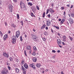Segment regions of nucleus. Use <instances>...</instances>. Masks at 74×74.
I'll use <instances>...</instances> for the list:
<instances>
[{
	"mask_svg": "<svg viewBox=\"0 0 74 74\" xmlns=\"http://www.w3.org/2000/svg\"><path fill=\"white\" fill-rule=\"evenodd\" d=\"M65 14H66V12H64V15H65Z\"/></svg>",
	"mask_w": 74,
	"mask_h": 74,
	"instance_id": "0e129e2a",
	"label": "nucleus"
},
{
	"mask_svg": "<svg viewBox=\"0 0 74 74\" xmlns=\"http://www.w3.org/2000/svg\"><path fill=\"white\" fill-rule=\"evenodd\" d=\"M64 22H65V19H62V21H61V24L62 25V24H63L64 23Z\"/></svg>",
	"mask_w": 74,
	"mask_h": 74,
	"instance_id": "f3484780",
	"label": "nucleus"
},
{
	"mask_svg": "<svg viewBox=\"0 0 74 74\" xmlns=\"http://www.w3.org/2000/svg\"><path fill=\"white\" fill-rule=\"evenodd\" d=\"M20 41H23V39H22V36H20Z\"/></svg>",
	"mask_w": 74,
	"mask_h": 74,
	"instance_id": "473e14b6",
	"label": "nucleus"
},
{
	"mask_svg": "<svg viewBox=\"0 0 74 74\" xmlns=\"http://www.w3.org/2000/svg\"><path fill=\"white\" fill-rule=\"evenodd\" d=\"M46 30H48V27H46L45 28Z\"/></svg>",
	"mask_w": 74,
	"mask_h": 74,
	"instance_id": "4d7b16f0",
	"label": "nucleus"
},
{
	"mask_svg": "<svg viewBox=\"0 0 74 74\" xmlns=\"http://www.w3.org/2000/svg\"><path fill=\"white\" fill-rule=\"evenodd\" d=\"M71 16L72 17H74V13H72L71 14Z\"/></svg>",
	"mask_w": 74,
	"mask_h": 74,
	"instance_id": "72a5a7b5",
	"label": "nucleus"
},
{
	"mask_svg": "<svg viewBox=\"0 0 74 74\" xmlns=\"http://www.w3.org/2000/svg\"><path fill=\"white\" fill-rule=\"evenodd\" d=\"M21 69L23 71H25V68L23 66H22Z\"/></svg>",
	"mask_w": 74,
	"mask_h": 74,
	"instance_id": "c85d7f7f",
	"label": "nucleus"
},
{
	"mask_svg": "<svg viewBox=\"0 0 74 74\" xmlns=\"http://www.w3.org/2000/svg\"><path fill=\"white\" fill-rule=\"evenodd\" d=\"M13 1L15 2V3H16L17 2V1L16 0H13Z\"/></svg>",
	"mask_w": 74,
	"mask_h": 74,
	"instance_id": "603ef678",
	"label": "nucleus"
},
{
	"mask_svg": "<svg viewBox=\"0 0 74 74\" xmlns=\"http://www.w3.org/2000/svg\"><path fill=\"white\" fill-rule=\"evenodd\" d=\"M31 36L32 37V39L35 41H37V37L36 35L32 34Z\"/></svg>",
	"mask_w": 74,
	"mask_h": 74,
	"instance_id": "f03ea898",
	"label": "nucleus"
},
{
	"mask_svg": "<svg viewBox=\"0 0 74 74\" xmlns=\"http://www.w3.org/2000/svg\"><path fill=\"white\" fill-rule=\"evenodd\" d=\"M57 42H58V45L60 44L61 42H62V41L60 40V39H58L57 40Z\"/></svg>",
	"mask_w": 74,
	"mask_h": 74,
	"instance_id": "ddd939ff",
	"label": "nucleus"
},
{
	"mask_svg": "<svg viewBox=\"0 0 74 74\" xmlns=\"http://www.w3.org/2000/svg\"><path fill=\"white\" fill-rule=\"evenodd\" d=\"M47 23L46 25L47 26H49L51 25V21L49 20L47 21Z\"/></svg>",
	"mask_w": 74,
	"mask_h": 74,
	"instance_id": "0eeeda50",
	"label": "nucleus"
},
{
	"mask_svg": "<svg viewBox=\"0 0 74 74\" xmlns=\"http://www.w3.org/2000/svg\"><path fill=\"white\" fill-rule=\"evenodd\" d=\"M62 10H64V7H62L61 8Z\"/></svg>",
	"mask_w": 74,
	"mask_h": 74,
	"instance_id": "5fc2aeb1",
	"label": "nucleus"
},
{
	"mask_svg": "<svg viewBox=\"0 0 74 74\" xmlns=\"http://www.w3.org/2000/svg\"><path fill=\"white\" fill-rule=\"evenodd\" d=\"M7 73H8V71L7 70H3L2 71V73L3 74H7Z\"/></svg>",
	"mask_w": 74,
	"mask_h": 74,
	"instance_id": "9d476101",
	"label": "nucleus"
},
{
	"mask_svg": "<svg viewBox=\"0 0 74 74\" xmlns=\"http://www.w3.org/2000/svg\"><path fill=\"white\" fill-rule=\"evenodd\" d=\"M73 7V5H71V7H70V9L72 8Z\"/></svg>",
	"mask_w": 74,
	"mask_h": 74,
	"instance_id": "864d4df0",
	"label": "nucleus"
},
{
	"mask_svg": "<svg viewBox=\"0 0 74 74\" xmlns=\"http://www.w3.org/2000/svg\"><path fill=\"white\" fill-rule=\"evenodd\" d=\"M52 52H53V53H55V52H56V51H55V50H53L52 51Z\"/></svg>",
	"mask_w": 74,
	"mask_h": 74,
	"instance_id": "de8ad7c7",
	"label": "nucleus"
},
{
	"mask_svg": "<svg viewBox=\"0 0 74 74\" xmlns=\"http://www.w3.org/2000/svg\"><path fill=\"white\" fill-rule=\"evenodd\" d=\"M61 18H60V19H59L58 21H61Z\"/></svg>",
	"mask_w": 74,
	"mask_h": 74,
	"instance_id": "052dcab7",
	"label": "nucleus"
},
{
	"mask_svg": "<svg viewBox=\"0 0 74 74\" xmlns=\"http://www.w3.org/2000/svg\"><path fill=\"white\" fill-rule=\"evenodd\" d=\"M8 36L7 34H5L3 36V40L4 41H6L7 38H8Z\"/></svg>",
	"mask_w": 74,
	"mask_h": 74,
	"instance_id": "6e6552de",
	"label": "nucleus"
},
{
	"mask_svg": "<svg viewBox=\"0 0 74 74\" xmlns=\"http://www.w3.org/2000/svg\"><path fill=\"white\" fill-rule=\"evenodd\" d=\"M9 59L10 61H12L13 60V59H12V58L11 57H10V58H9Z\"/></svg>",
	"mask_w": 74,
	"mask_h": 74,
	"instance_id": "2f4dec72",
	"label": "nucleus"
},
{
	"mask_svg": "<svg viewBox=\"0 0 74 74\" xmlns=\"http://www.w3.org/2000/svg\"><path fill=\"white\" fill-rule=\"evenodd\" d=\"M47 16L48 18H51V14H48Z\"/></svg>",
	"mask_w": 74,
	"mask_h": 74,
	"instance_id": "cd10ccee",
	"label": "nucleus"
},
{
	"mask_svg": "<svg viewBox=\"0 0 74 74\" xmlns=\"http://www.w3.org/2000/svg\"><path fill=\"white\" fill-rule=\"evenodd\" d=\"M15 60L17 62H19V60L17 58L15 59Z\"/></svg>",
	"mask_w": 74,
	"mask_h": 74,
	"instance_id": "a19ab883",
	"label": "nucleus"
},
{
	"mask_svg": "<svg viewBox=\"0 0 74 74\" xmlns=\"http://www.w3.org/2000/svg\"><path fill=\"white\" fill-rule=\"evenodd\" d=\"M44 34L45 36H47L48 35V33H47V32L45 31L44 32Z\"/></svg>",
	"mask_w": 74,
	"mask_h": 74,
	"instance_id": "393cba45",
	"label": "nucleus"
},
{
	"mask_svg": "<svg viewBox=\"0 0 74 74\" xmlns=\"http://www.w3.org/2000/svg\"><path fill=\"white\" fill-rule=\"evenodd\" d=\"M3 55L5 57H6V58H9L10 56L7 53L5 52H4L3 53Z\"/></svg>",
	"mask_w": 74,
	"mask_h": 74,
	"instance_id": "20e7f679",
	"label": "nucleus"
},
{
	"mask_svg": "<svg viewBox=\"0 0 74 74\" xmlns=\"http://www.w3.org/2000/svg\"><path fill=\"white\" fill-rule=\"evenodd\" d=\"M54 27H56V29H59V27H58V26H56L55 25H54Z\"/></svg>",
	"mask_w": 74,
	"mask_h": 74,
	"instance_id": "7c9ffc66",
	"label": "nucleus"
},
{
	"mask_svg": "<svg viewBox=\"0 0 74 74\" xmlns=\"http://www.w3.org/2000/svg\"><path fill=\"white\" fill-rule=\"evenodd\" d=\"M62 45H66V44H65V43L63 42H62Z\"/></svg>",
	"mask_w": 74,
	"mask_h": 74,
	"instance_id": "6e6d98bb",
	"label": "nucleus"
},
{
	"mask_svg": "<svg viewBox=\"0 0 74 74\" xmlns=\"http://www.w3.org/2000/svg\"><path fill=\"white\" fill-rule=\"evenodd\" d=\"M28 5H30V6H32V5H33V4H32V3L28 2Z\"/></svg>",
	"mask_w": 74,
	"mask_h": 74,
	"instance_id": "b1692460",
	"label": "nucleus"
},
{
	"mask_svg": "<svg viewBox=\"0 0 74 74\" xmlns=\"http://www.w3.org/2000/svg\"><path fill=\"white\" fill-rule=\"evenodd\" d=\"M24 66L26 69H27L29 68V66H28V65H27V64H25L24 65Z\"/></svg>",
	"mask_w": 74,
	"mask_h": 74,
	"instance_id": "2eb2a0df",
	"label": "nucleus"
},
{
	"mask_svg": "<svg viewBox=\"0 0 74 74\" xmlns=\"http://www.w3.org/2000/svg\"><path fill=\"white\" fill-rule=\"evenodd\" d=\"M21 23L22 26H23V21H21L20 22Z\"/></svg>",
	"mask_w": 74,
	"mask_h": 74,
	"instance_id": "e433bc0d",
	"label": "nucleus"
},
{
	"mask_svg": "<svg viewBox=\"0 0 74 74\" xmlns=\"http://www.w3.org/2000/svg\"><path fill=\"white\" fill-rule=\"evenodd\" d=\"M29 66L33 68V70H36V67H35V66H34V64H30L29 65Z\"/></svg>",
	"mask_w": 74,
	"mask_h": 74,
	"instance_id": "423d86ee",
	"label": "nucleus"
},
{
	"mask_svg": "<svg viewBox=\"0 0 74 74\" xmlns=\"http://www.w3.org/2000/svg\"><path fill=\"white\" fill-rule=\"evenodd\" d=\"M9 8L10 11L11 12H12V5H9Z\"/></svg>",
	"mask_w": 74,
	"mask_h": 74,
	"instance_id": "39448f33",
	"label": "nucleus"
},
{
	"mask_svg": "<svg viewBox=\"0 0 74 74\" xmlns=\"http://www.w3.org/2000/svg\"><path fill=\"white\" fill-rule=\"evenodd\" d=\"M69 22L70 24H72L74 22L73 20V19L71 18H70L69 19Z\"/></svg>",
	"mask_w": 74,
	"mask_h": 74,
	"instance_id": "9b49d317",
	"label": "nucleus"
},
{
	"mask_svg": "<svg viewBox=\"0 0 74 74\" xmlns=\"http://www.w3.org/2000/svg\"><path fill=\"white\" fill-rule=\"evenodd\" d=\"M69 39H70L71 41H73V38L71 37H70Z\"/></svg>",
	"mask_w": 74,
	"mask_h": 74,
	"instance_id": "c03bdc74",
	"label": "nucleus"
},
{
	"mask_svg": "<svg viewBox=\"0 0 74 74\" xmlns=\"http://www.w3.org/2000/svg\"><path fill=\"white\" fill-rule=\"evenodd\" d=\"M17 18L18 19H19V15L18 14H17Z\"/></svg>",
	"mask_w": 74,
	"mask_h": 74,
	"instance_id": "58836bf2",
	"label": "nucleus"
},
{
	"mask_svg": "<svg viewBox=\"0 0 74 74\" xmlns=\"http://www.w3.org/2000/svg\"><path fill=\"white\" fill-rule=\"evenodd\" d=\"M45 26H46V25H43L41 27V29H43L45 28Z\"/></svg>",
	"mask_w": 74,
	"mask_h": 74,
	"instance_id": "4be33fe9",
	"label": "nucleus"
},
{
	"mask_svg": "<svg viewBox=\"0 0 74 74\" xmlns=\"http://www.w3.org/2000/svg\"><path fill=\"white\" fill-rule=\"evenodd\" d=\"M36 66L37 67H38V68H40L41 66V64H40V63H37L36 65Z\"/></svg>",
	"mask_w": 74,
	"mask_h": 74,
	"instance_id": "aec40b11",
	"label": "nucleus"
},
{
	"mask_svg": "<svg viewBox=\"0 0 74 74\" xmlns=\"http://www.w3.org/2000/svg\"><path fill=\"white\" fill-rule=\"evenodd\" d=\"M45 16V12H44L43 14L42 18H44Z\"/></svg>",
	"mask_w": 74,
	"mask_h": 74,
	"instance_id": "bb28decb",
	"label": "nucleus"
},
{
	"mask_svg": "<svg viewBox=\"0 0 74 74\" xmlns=\"http://www.w3.org/2000/svg\"><path fill=\"white\" fill-rule=\"evenodd\" d=\"M32 60L34 62H37V58L36 57L33 58Z\"/></svg>",
	"mask_w": 74,
	"mask_h": 74,
	"instance_id": "dca6fc26",
	"label": "nucleus"
},
{
	"mask_svg": "<svg viewBox=\"0 0 74 74\" xmlns=\"http://www.w3.org/2000/svg\"><path fill=\"white\" fill-rule=\"evenodd\" d=\"M36 55V53H32V55H33L34 56H35Z\"/></svg>",
	"mask_w": 74,
	"mask_h": 74,
	"instance_id": "ea45409f",
	"label": "nucleus"
},
{
	"mask_svg": "<svg viewBox=\"0 0 74 74\" xmlns=\"http://www.w3.org/2000/svg\"><path fill=\"white\" fill-rule=\"evenodd\" d=\"M31 16H32V17H33V16H34V17H35V15H34V14L32 12L31 13Z\"/></svg>",
	"mask_w": 74,
	"mask_h": 74,
	"instance_id": "412c9836",
	"label": "nucleus"
},
{
	"mask_svg": "<svg viewBox=\"0 0 74 74\" xmlns=\"http://www.w3.org/2000/svg\"><path fill=\"white\" fill-rule=\"evenodd\" d=\"M7 65H8V66H10V63H7Z\"/></svg>",
	"mask_w": 74,
	"mask_h": 74,
	"instance_id": "e2e57ef3",
	"label": "nucleus"
},
{
	"mask_svg": "<svg viewBox=\"0 0 74 74\" xmlns=\"http://www.w3.org/2000/svg\"><path fill=\"white\" fill-rule=\"evenodd\" d=\"M12 26L14 27V28H15L16 27V25L14 24H12Z\"/></svg>",
	"mask_w": 74,
	"mask_h": 74,
	"instance_id": "f704fd0d",
	"label": "nucleus"
},
{
	"mask_svg": "<svg viewBox=\"0 0 74 74\" xmlns=\"http://www.w3.org/2000/svg\"><path fill=\"white\" fill-rule=\"evenodd\" d=\"M51 32L52 33H54V32H53V30L52 29H51Z\"/></svg>",
	"mask_w": 74,
	"mask_h": 74,
	"instance_id": "3c124183",
	"label": "nucleus"
},
{
	"mask_svg": "<svg viewBox=\"0 0 74 74\" xmlns=\"http://www.w3.org/2000/svg\"><path fill=\"white\" fill-rule=\"evenodd\" d=\"M26 48L28 50H30L31 49V46H28Z\"/></svg>",
	"mask_w": 74,
	"mask_h": 74,
	"instance_id": "6ab92c4d",
	"label": "nucleus"
},
{
	"mask_svg": "<svg viewBox=\"0 0 74 74\" xmlns=\"http://www.w3.org/2000/svg\"><path fill=\"white\" fill-rule=\"evenodd\" d=\"M49 11L50 12H51L52 13H53V12H55V11H53V10L52 8H50L49 9H49H48L47 11L46 14H47L49 13Z\"/></svg>",
	"mask_w": 74,
	"mask_h": 74,
	"instance_id": "7ed1b4c3",
	"label": "nucleus"
},
{
	"mask_svg": "<svg viewBox=\"0 0 74 74\" xmlns=\"http://www.w3.org/2000/svg\"><path fill=\"white\" fill-rule=\"evenodd\" d=\"M22 4H24V3H22V1H21L20 2V5L21 6V5H22Z\"/></svg>",
	"mask_w": 74,
	"mask_h": 74,
	"instance_id": "37998d69",
	"label": "nucleus"
},
{
	"mask_svg": "<svg viewBox=\"0 0 74 74\" xmlns=\"http://www.w3.org/2000/svg\"><path fill=\"white\" fill-rule=\"evenodd\" d=\"M26 71H24L23 72V74H26Z\"/></svg>",
	"mask_w": 74,
	"mask_h": 74,
	"instance_id": "09e8293b",
	"label": "nucleus"
},
{
	"mask_svg": "<svg viewBox=\"0 0 74 74\" xmlns=\"http://www.w3.org/2000/svg\"><path fill=\"white\" fill-rule=\"evenodd\" d=\"M33 49L34 51H37V48H36V47H34Z\"/></svg>",
	"mask_w": 74,
	"mask_h": 74,
	"instance_id": "c756f323",
	"label": "nucleus"
},
{
	"mask_svg": "<svg viewBox=\"0 0 74 74\" xmlns=\"http://www.w3.org/2000/svg\"><path fill=\"white\" fill-rule=\"evenodd\" d=\"M36 8L37 10H40V8H39V7H38V5H36Z\"/></svg>",
	"mask_w": 74,
	"mask_h": 74,
	"instance_id": "4c0bfd02",
	"label": "nucleus"
},
{
	"mask_svg": "<svg viewBox=\"0 0 74 74\" xmlns=\"http://www.w3.org/2000/svg\"><path fill=\"white\" fill-rule=\"evenodd\" d=\"M5 26H7V23L6 22H5Z\"/></svg>",
	"mask_w": 74,
	"mask_h": 74,
	"instance_id": "49530a36",
	"label": "nucleus"
},
{
	"mask_svg": "<svg viewBox=\"0 0 74 74\" xmlns=\"http://www.w3.org/2000/svg\"><path fill=\"white\" fill-rule=\"evenodd\" d=\"M8 68L9 70H11V67H10V66H8Z\"/></svg>",
	"mask_w": 74,
	"mask_h": 74,
	"instance_id": "79ce46f5",
	"label": "nucleus"
},
{
	"mask_svg": "<svg viewBox=\"0 0 74 74\" xmlns=\"http://www.w3.org/2000/svg\"><path fill=\"white\" fill-rule=\"evenodd\" d=\"M62 38H63V41L65 42L66 41V36H64L62 37Z\"/></svg>",
	"mask_w": 74,
	"mask_h": 74,
	"instance_id": "4468645a",
	"label": "nucleus"
},
{
	"mask_svg": "<svg viewBox=\"0 0 74 74\" xmlns=\"http://www.w3.org/2000/svg\"><path fill=\"white\" fill-rule=\"evenodd\" d=\"M53 3H52L51 4V6L52 7H53Z\"/></svg>",
	"mask_w": 74,
	"mask_h": 74,
	"instance_id": "69168bd1",
	"label": "nucleus"
},
{
	"mask_svg": "<svg viewBox=\"0 0 74 74\" xmlns=\"http://www.w3.org/2000/svg\"><path fill=\"white\" fill-rule=\"evenodd\" d=\"M58 36H60V34L59 33H58Z\"/></svg>",
	"mask_w": 74,
	"mask_h": 74,
	"instance_id": "680f3d73",
	"label": "nucleus"
},
{
	"mask_svg": "<svg viewBox=\"0 0 74 74\" xmlns=\"http://www.w3.org/2000/svg\"><path fill=\"white\" fill-rule=\"evenodd\" d=\"M59 47H60V48H62V46H60V45H59Z\"/></svg>",
	"mask_w": 74,
	"mask_h": 74,
	"instance_id": "338daca9",
	"label": "nucleus"
},
{
	"mask_svg": "<svg viewBox=\"0 0 74 74\" xmlns=\"http://www.w3.org/2000/svg\"><path fill=\"white\" fill-rule=\"evenodd\" d=\"M0 34L1 36H3V33H2V32H1L0 31Z\"/></svg>",
	"mask_w": 74,
	"mask_h": 74,
	"instance_id": "c9c22d12",
	"label": "nucleus"
},
{
	"mask_svg": "<svg viewBox=\"0 0 74 74\" xmlns=\"http://www.w3.org/2000/svg\"><path fill=\"white\" fill-rule=\"evenodd\" d=\"M60 50H58L57 51V52L58 53H60Z\"/></svg>",
	"mask_w": 74,
	"mask_h": 74,
	"instance_id": "bf43d9fd",
	"label": "nucleus"
},
{
	"mask_svg": "<svg viewBox=\"0 0 74 74\" xmlns=\"http://www.w3.org/2000/svg\"><path fill=\"white\" fill-rule=\"evenodd\" d=\"M42 40H43L44 41H45V40H46L45 38H42Z\"/></svg>",
	"mask_w": 74,
	"mask_h": 74,
	"instance_id": "a18cd8bd",
	"label": "nucleus"
},
{
	"mask_svg": "<svg viewBox=\"0 0 74 74\" xmlns=\"http://www.w3.org/2000/svg\"><path fill=\"white\" fill-rule=\"evenodd\" d=\"M21 8H25L26 6H25V4L24 3H22V5L21 6Z\"/></svg>",
	"mask_w": 74,
	"mask_h": 74,
	"instance_id": "a211bd4d",
	"label": "nucleus"
},
{
	"mask_svg": "<svg viewBox=\"0 0 74 74\" xmlns=\"http://www.w3.org/2000/svg\"><path fill=\"white\" fill-rule=\"evenodd\" d=\"M24 63H25V61H24V60H22L21 61V65H23V64H24Z\"/></svg>",
	"mask_w": 74,
	"mask_h": 74,
	"instance_id": "5701e85b",
	"label": "nucleus"
},
{
	"mask_svg": "<svg viewBox=\"0 0 74 74\" xmlns=\"http://www.w3.org/2000/svg\"><path fill=\"white\" fill-rule=\"evenodd\" d=\"M24 53H25V55L26 56H27V54H26V51H24Z\"/></svg>",
	"mask_w": 74,
	"mask_h": 74,
	"instance_id": "8fccbe9b",
	"label": "nucleus"
},
{
	"mask_svg": "<svg viewBox=\"0 0 74 74\" xmlns=\"http://www.w3.org/2000/svg\"><path fill=\"white\" fill-rule=\"evenodd\" d=\"M66 6H67V7H70V5H66Z\"/></svg>",
	"mask_w": 74,
	"mask_h": 74,
	"instance_id": "13d9d810",
	"label": "nucleus"
},
{
	"mask_svg": "<svg viewBox=\"0 0 74 74\" xmlns=\"http://www.w3.org/2000/svg\"><path fill=\"white\" fill-rule=\"evenodd\" d=\"M12 44H15L16 43V36H13L12 37Z\"/></svg>",
	"mask_w": 74,
	"mask_h": 74,
	"instance_id": "f257e3e1",
	"label": "nucleus"
},
{
	"mask_svg": "<svg viewBox=\"0 0 74 74\" xmlns=\"http://www.w3.org/2000/svg\"><path fill=\"white\" fill-rule=\"evenodd\" d=\"M32 11L34 12L36 11V7L35 6H33L31 8Z\"/></svg>",
	"mask_w": 74,
	"mask_h": 74,
	"instance_id": "f8f14e48",
	"label": "nucleus"
},
{
	"mask_svg": "<svg viewBox=\"0 0 74 74\" xmlns=\"http://www.w3.org/2000/svg\"><path fill=\"white\" fill-rule=\"evenodd\" d=\"M15 70L16 72H17V73H19V69H18L16 68Z\"/></svg>",
	"mask_w": 74,
	"mask_h": 74,
	"instance_id": "a878e982",
	"label": "nucleus"
},
{
	"mask_svg": "<svg viewBox=\"0 0 74 74\" xmlns=\"http://www.w3.org/2000/svg\"><path fill=\"white\" fill-rule=\"evenodd\" d=\"M25 38H26V37H27V35H26V34H25Z\"/></svg>",
	"mask_w": 74,
	"mask_h": 74,
	"instance_id": "774afa93",
	"label": "nucleus"
},
{
	"mask_svg": "<svg viewBox=\"0 0 74 74\" xmlns=\"http://www.w3.org/2000/svg\"><path fill=\"white\" fill-rule=\"evenodd\" d=\"M19 35H20V32L19 31H18L16 32V36L17 37V38H18V37L19 36Z\"/></svg>",
	"mask_w": 74,
	"mask_h": 74,
	"instance_id": "1a4fd4ad",
	"label": "nucleus"
}]
</instances>
